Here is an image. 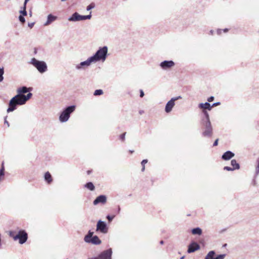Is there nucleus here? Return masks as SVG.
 <instances>
[{"instance_id":"1","label":"nucleus","mask_w":259,"mask_h":259,"mask_svg":"<svg viewBox=\"0 0 259 259\" xmlns=\"http://www.w3.org/2000/svg\"><path fill=\"white\" fill-rule=\"evenodd\" d=\"M10 237L13 238L14 241H19L20 244L25 243L28 239V234L25 230L21 229L17 233L16 231H10L9 232Z\"/></svg>"},{"instance_id":"2","label":"nucleus","mask_w":259,"mask_h":259,"mask_svg":"<svg viewBox=\"0 0 259 259\" xmlns=\"http://www.w3.org/2000/svg\"><path fill=\"white\" fill-rule=\"evenodd\" d=\"M108 53V48L107 46L100 47L95 54L91 56V58L94 63L102 61L104 62L107 57Z\"/></svg>"},{"instance_id":"3","label":"nucleus","mask_w":259,"mask_h":259,"mask_svg":"<svg viewBox=\"0 0 259 259\" xmlns=\"http://www.w3.org/2000/svg\"><path fill=\"white\" fill-rule=\"evenodd\" d=\"M76 109V106L74 105H70L64 108L61 112L59 116V120L61 122H65L68 120L70 115Z\"/></svg>"},{"instance_id":"4","label":"nucleus","mask_w":259,"mask_h":259,"mask_svg":"<svg viewBox=\"0 0 259 259\" xmlns=\"http://www.w3.org/2000/svg\"><path fill=\"white\" fill-rule=\"evenodd\" d=\"M29 63L32 65L41 74L44 73L48 70L47 64L44 61L38 60L35 58H32Z\"/></svg>"},{"instance_id":"5","label":"nucleus","mask_w":259,"mask_h":259,"mask_svg":"<svg viewBox=\"0 0 259 259\" xmlns=\"http://www.w3.org/2000/svg\"><path fill=\"white\" fill-rule=\"evenodd\" d=\"M202 136L205 138H211L213 134V128L210 121L201 122Z\"/></svg>"},{"instance_id":"6","label":"nucleus","mask_w":259,"mask_h":259,"mask_svg":"<svg viewBox=\"0 0 259 259\" xmlns=\"http://www.w3.org/2000/svg\"><path fill=\"white\" fill-rule=\"evenodd\" d=\"M94 232L89 230L84 237V241L87 243L94 245H100L101 244V240L97 235H94Z\"/></svg>"},{"instance_id":"7","label":"nucleus","mask_w":259,"mask_h":259,"mask_svg":"<svg viewBox=\"0 0 259 259\" xmlns=\"http://www.w3.org/2000/svg\"><path fill=\"white\" fill-rule=\"evenodd\" d=\"M92 17L91 12L89 15H81L77 12L74 13L70 17L68 18V21L71 22H76L79 21H82L85 20H90Z\"/></svg>"},{"instance_id":"8","label":"nucleus","mask_w":259,"mask_h":259,"mask_svg":"<svg viewBox=\"0 0 259 259\" xmlns=\"http://www.w3.org/2000/svg\"><path fill=\"white\" fill-rule=\"evenodd\" d=\"M109 228L107 223L101 220H99L96 225V232H99L103 234H107L108 232Z\"/></svg>"},{"instance_id":"9","label":"nucleus","mask_w":259,"mask_h":259,"mask_svg":"<svg viewBox=\"0 0 259 259\" xmlns=\"http://www.w3.org/2000/svg\"><path fill=\"white\" fill-rule=\"evenodd\" d=\"M92 63H94L91 57H89L87 60L81 62L80 63L75 65V69L77 70L84 69L90 66Z\"/></svg>"},{"instance_id":"10","label":"nucleus","mask_w":259,"mask_h":259,"mask_svg":"<svg viewBox=\"0 0 259 259\" xmlns=\"http://www.w3.org/2000/svg\"><path fill=\"white\" fill-rule=\"evenodd\" d=\"M112 249L109 248L99 254V259H112Z\"/></svg>"},{"instance_id":"11","label":"nucleus","mask_w":259,"mask_h":259,"mask_svg":"<svg viewBox=\"0 0 259 259\" xmlns=\"http://www.w3.org/2000/svg\"><path fill=\"white\" fill-rule=\"evenodd\" d=\"M175 65L172 60H164L161 62L159 66L163 70H167L174 67Z\"/></svg>"},{"instance_id":"12","label":"nucleus","mask_w":259,"mask_h":259,"mask_svg":"<svg viewBox=\"0 0 259 259\" xmlns=\"http://www.w3.org/2000/svg\"><path fill=\"white\" fill-rule=\"evenodd\" d=\"M215 255V251L211 250L207 254L204 259H224L226 256V254H219L216 256Z\"/></svg>"},{"instance_id":"13","label":"nucleus","mask_w":259,"mask_h":259,"mask_svg":"<svg viewBox=\"0 0 259 259\" xmlns=\"http://www.w3.org/2000/svg\"><path fill=\"white\" fill-rule=\"evenodd\" d=\"M107 202V196L105 195H100L97 196L93 201V204L96 205L98 204H104Z\"/></svg>"},{"instance_id":"14","label":"nucleus","mask_w":259,"mask_h":259,"mask_svg":"<svg viewBox=\"0 0 259 259\" xmlns=\"http://www.w3.org/2000/svg\"><path fill=\"white\" fill-rule=\"evenodd\" d=\"M200 249V245L196 242L192 241L188 246L187 252L189 253L195 252Z\"/></svg>"},{"instance_id":"15","label":"nucleus","mask_w":259,"mask_h":259,"mask_svg":"<svg viewBox=\"0 0 259 259\" xmlns=\"http://www.w3.org/2000/svg\"><path fill=\"white\" fill-rule=\"evenodd\" d=\"M175 105V102L174 101V99H171L169 101L167 102L166 104L165 107V111L166 113H169L171 111L173 107Z\"/></svg>"},{"instance_id":"16","label":"nucleus","mask_w":259,"mask_h":259,"mask_svg":"<svg viewBox=\"0 0 259 259\" xmlns=\"http://www.w3.org/2000/svg\"><path fill=\"white\" fill-rule=\"evenodd\" d=\"M240 168L239 164L235 159L231 161V166H228V171H233Z\"/></svg>"},{"instance_id":"17","label":"nucleus","mask_w":259,"mask_h":259,"mask_svg":"<svg viewBox=\"0 0 259 259\" xmlns=\"http://www.w3.org/2000/svg\"><path fill=\"white\" fill-rule=\"evenodd\" d=\"M14 99H11L9 102V107L7 108L8 113L13 112L17 109V106L13 103Z\"/></svg>"},{"instance_id":"18","label":"nucleus","mask_w":259,"mask_h":259,"mask_svg":"<svg viewBox=\"0 0 259 259\" xmlns=\"http://www.w3.org/2000/svg\"><path fill=\"white\" fill-rule=\"evenodd\" d=\"M198 108L201 109H205L210 111L211 110V104L208 102L200 103L198 104Z\"/></svg>"},{"instance_id":"19","label":"nucleus","mask_w":259,"mask_h":259,"mask_svg":"<svg viewBox=\"0 0 259 259\" xmlns=\"http://www.w3.org/2000/svg\"><path fill=\"white\" fill-rule=\"evenodd\" d=\"M57 19V17L56 16H54L52 14H49L48 15L47 17V20L45 23V26L49 25L51 23H52L53 22L55 21Z\"/></svg>"},{"instance_id":"20","label":"nucleus","mask_w":259,"mask_h":259,"mask_svg":"<svg viewBox=\"0 0 259 259\" xmlns=\"http://www.w3.org/2000/svg\"><path fill=\"white\" fill-rule=\"evenodd\" d=\"M202 113L203 114V117L201 119V122L210 121L209 116L208 112L205 109H202Z\"/></svg>"},{"instance_id":"21","label":"nucleus","mask_w":259,"mask_h":259,"mask_svg":"<svg viewBox=\"0 0 259 259\" xmlns=\"http://www.w3.org/2000/svg\"><path fill=\"white\" fill-rule=\"evenodd\" d=\"M44 179L45 181L48 184H50L53 182V178L51 174L47 171L45 174Z\"/></svg>"},{"instance_id":"22","label":"nucleus","mask_w":259,"mask_h":259,"mask_svg":"<svg viewBox=\"0 0 259 259\" xmlns=\"http://www.w3.org/2000/svg\"><path fill=\"white\" fill-rule=\"evenodd\" d=\"M29 89L25 86L19 88L17 90L18 94L19 95H23V94H25L29 91Z\"/></svg>"},{"instance_id":"23","label":"nucleus","mask_w":259,"mask_h":259,"mask_svg":"<svg viewBox=\"0 0 259 259\" xmlns=\"http://www.w3.org/2000/svg\"><path fill=\"white\" fill-rule=\"evenodd\" d=\"M191 233L193 235H201L202 233V230L200 227H196L191 230Z\"/></svg>"},{"instance_id":"24","label":"nucleus","mask_w":259,"mask_h":259,"mask_svg":"<svg viewBox=\"0 0 259 259\" xmlns=\"http://www.w3.org/2000/svg\"><path fill=\"white\" fill-rule=\"evenodd\" d=\"M84 186L85 188L92 191H94L95 189L94 184L91 182H87Z\"/></svg>"},{"instance_id":"25","label":"nucleus","mask_w":259,"mask_h":259,"mask_svg":"<svg viewBox=\"0 0 259 259\" xmlns=\"http://www.w3.org/2000/svg\"><path fill=\"white\" fill-rule=\"evenodd\" d=\"M18 101L19 105H23L26 103V101L23 95H20V97L18 98Z\"/></svg>"},{"instance_id":"26","label":"nucleus","mask_w":259,"mask_h":259,"mask_svg":"<svg viewBox=\"0 0 259 259\" xmlns=\"http://www.w3.org/2000/svg\"><path fill=\"white\" fill-rule=\"evenodd\" d=\"M259 175V157L256 160V165L255 169V176Z\"/></svg>"},{"instance_id":"27","label":"nucleus","mask_w":259,"mask_h":259,"mask_svg":"<svg viewBox=\"0 0 259 259\" xmlns=\"http://www.w3.org/2000/svg\"><path fill=\"white\" fill-rule=\"evenodd\" d=\"M103 94V91L101 89H98L95 91L94 95L95 96H100Z\"/></svg>"},{"instance_id":"28","label":"nucleus","mask_w":259,"mask_h":259,"mask_svg":"<svg viewBox=\"0 0 259 259\" xmlns=\"http://www.w3.org/2000/svg\"><path fill=\"white\" fill-rule=\"evenodd\" d=\"M222 32H224V33H227V28H225L224 29H218L217 30V34L218 35H221Z\"/></svg>"},{"instance_id":"29","label":"nucleus","mask_w":259,"mask_h":259,"mask_svg":"<svg viewBox=\"0 0 259 259\" xmlns=\"http://www.w3.org/2000/svg\"><path fill=\"white\" fill-rule=\"evenodd\" d=\"M20 97L19 95H16L14 97H13L11 99H14L13 103L16 104L17 106L19 105L18 103V98Z\"/></svg>"},{"instance_id":"30","label":"nucleus","mask_w":259,"mask_h":259,"mask_svg":"<svg viewBox=\"0 0 259 259\" xmlns=\"http://www.w3.org/2000/svg\"><path fill=\"white\" fill-rule=\"evenodd\" d=\"M4 74V69L3 67H0V82H2L4 79L3 75Z\"/></svg>"},{"instance_id":"31","label":"nucleus","mask_w":259,"mask_h":259,"mask_svg":"<svg viewBox=\"0 0 259 259\" xmlns=\"http://www.w3.org/2000/svg\"><path fill=\"white\" fill-rule=\"evenodd\" d=\"M32 96V94L31 93H28L26 95H23L26 102H27V101H28L29 99L31 98Z\"/></svg>"},{"instance_id":"32","label":"nucleus","mask_w":259,"mask_h":259,"mask_svg":"<svg viewBox=\"0 0 259 259\" xmlns=\"http://www.w3.org/2000/svg\"><path fill=\"white\" fill-rule=\"evenodd\" d=\"M4 175H5V168L3 165L1 168L0 169V182L2 180L1 177H4Z\"/></svg>"},{"instance_id":"33","label":"nucleus","mask_w":259,"mask_h":259,"mask_svg":"<svg viewBox=\"0 0 259 259\" xmlns=\"http://www.w3.org/2000/svg\"><path fill=\"white\" fill-rule=\"evenodd\" d=\"M95 6V5L94 3H92L91 4H90L89 6H87V11H90L91 10V9L94 8Z\"/></svg>"},{"instance_id":"34","label":"nucleus","mask_w":259,"mask_h":259,"mask_svg":"<svg viewBox=\"0 0 259 259\" xmlns=\"http://www.w3.org/2000/svg\"><path fill=\"white\" fill-rule=\"evenodd\" d=\"M115 217V215H110L109 214H108L107 216H106V219L108 220V222L110 223L112 221V220H113V219Z\"/></svg>"},{"instance_id":"35","label":"nucleus","mask_w":259,"mask_h":259,"mask_svg":"<svg viewBox=\"0 0 259 259\" xmlns=\"http://www.w3.org/2000/svg\"><path fill=\"white\" fill-rule=\"evenodd\" d=\"M234 156V154L230 151H228V160L232 158Z\"/></svg>"},{"instance_id":"36","label":"nucleus","mask_w":259,"mask_h":259,"mask_svg":"<svg viewBox=\"0 0 259 259\" xmlns=\"http://www.w3.org/2000/svg\"><path fill=\"white\" fill-rule=\"evenodd\" d=\"M19 20L22 24H24L25 22V19L24 16L20 15L19 16Z\"/></svg>"},{"instance_id":"37","label":"nucleus","mask_w":259,"mask_h":259,"mask_svg":"<svg viewBox=\"0 0 259 259\" xmlns=\"http://www.w3.org/2000/svg\"><path fill=\"white\" fill-rule=\"evenodd\" d=\"M19 13L20 14L21 16H24L27 15V14L26 10L22 9V10H20Z\"/></svg>"},{"instance_id":"38","label":"nucleus","mask_w":259,"mask_h":259,"mask_svg":"<svg viewBox=\"0 0 259 259\" xmlns=\"http://www.w3.org/2000/svg\"><path fill=\"white\" fill-rule=\"evenodd\" d=\"M125 135H126V132H124L123 133H122V134H121L120 135V139L122 141H124V140H125Z\"/></svg>"},{"instance_id":"39","label":"nucleus","mask_w":259,"mask_h":259,"mask_svg":"<svg viewBox=\"0 0 259 259\" xmlns=\"http://www.w3.org/2000/svg\"><path fill=\"white\" fill-rule=\"evenodd\" d=\"M220 104H221V103L220 102H217L214 103L211 105V108L212 109L213 107L217 106L218 105H220Z\"/></svg>"},{"instance_id":"40","label":"nucleus","mask_w":259,"mask_h":259,"mask_svg":"<svg viewBox=\"0 0 259 259\" xmlns=\"http://www.w3.org/2000/svg\"><path fill=\"white\" fill-rule=\"evenodd\" d=\"M214 97L213 96H210L209 98H207V102H211L214 100Z\"/></svg>"},{"instance_id":"41","label":"nucleus","mask_w":259,"mask_h":259,"mask_svg":"<svg viewBox=\"0 0 259 259\" xmlns=\"http://www.w3.org/2000/svg\"><path fill=\"white\" fill-rule=\"evenodd\" d=\"M222 158L224 160H227V152H225V153H224V154H223L222 156Z\"/></svg>"},{"instance_id":"42","label":"nucleus","mask_w":259,"mask_h":259,"mask_svg":"<svg viewBox=\"0 0 259 259\" xmlns=\"http://www.w3.org/2000/svg\"><path fill=\"white\" fill-rule=\"evenodd\" d=\"M148 162L147 159H144L141 162V164L142 166H145V164H146Z\"/></svg>"},{"instance_id":"43","label":"nucleus","mask_w":259,"mask_h":259,"mask_svg":"<svg viewBox=\"0 0 259 259\" xmlns=\"http://www.w3.org/2000/svg\"><path fill=\"white\" fill-rule=\"evenodd\" d=\"M144 96V92L142 90H140V97L141 98L143 97Z\"/></svg>"},{"instance_id":"44","label":"nucleus","mask_w":259,"mask_h":259,"mask_svg":"<svg viewBox=\"0 0 259 259\" xmlns=\"http://www.w3.org/2000/svg\"><path fill=\"white\" fill-rule=\"evenodd\" d=\"M181 98H182V97L181 96H178V97L172 98L171 99H174V101L175 102L176 100H178V99H181Z\"/></svg>"},{"instance_id":"45","label":"nucleus","mask_w":259,"mask_h":259,"mask_svg":"<svg viewBox=\"0 0 259 259\" xmlns=\"http://www.w3.org/2000/svg\"><path fill=\"white\" fill-rule=\"evenodd\" d=\"M218 141H219V139H216L214 142H213V146H216L218 145Z\"/></svg>"},{"instance_id":"46","label":"nucleus","mask_w":259,"mask_h":259,"mask_svg":"<svg viewBox=\"0 0 259 259\" xmlns=\"http://www.w3.org/2000/svg\"><path fill=\"white\" fill-rule=\"evenodd\" d=\"M27 3H26L25 1H24L23 6L22 7V9L26 10V5Z\"/></svg>"},{"instance_id":"47","label":"nucleus","mask_w":259,"mask_h":259,"mask_svg":"<svg viewBox=\"0 0 259 259\" xmlns=\"http://www.w3.org/2000/svg\"><path fill=\"white\" fill-rule=\"evenodd\" d=\"M34 25V22L29 23L28 24V27H29L30 28H32L33 27Z\"/></svg>"},{"instance_id":"48","label":"nucleus","mask_w":259,"mask_h":259,"mask_svg":"<svg viewBox=\"0 0 259 259\" xmlns=\"http://www.w3.org/2000/svg\"><path fill=\"white\" fill-rule=\"evenodd\" d=\"M214 30H210L209 31V34H210V35H213L214 34Z\"/></svg>"},{"instance_id":"49","label":"nucleus","mask_w":259,"mask_h":259,"mask_svg":"<svg viewBox=\"0 0 259 259\" xmlns=\"http://www.w3.org/2000/svg\"><path fill=\"white\" fill-rule=\"evenodd\" d=\"M5 124H7L8 127L10 126L9 123V122H8V121L6 120V118H5Z\"/></svg>"},{"instance_id":"50","label":"nucleus","mask_w":259,"mask_h":259,"mask_svg":"<svg viewBox=\"0 0 259 259\" xmlns=\"http://www.w3.org/2000/svg\"><path fill=\"white\" fill-rule=\"evenodd\" d=\"M88 259H99V256L98 255V256H97V257H93L89 258Z\"/></svg>"},{"instance_id":"51","label":"nucleus","mask_w":259,"mask_h":259,"mask_svg":"<svg viewBox=\"0 0 259 259\" xmlns=\"http://www.w3.org/2000/svg\"><path fill=\"white\" fill-rule=\"evenodd\" d=\"M120 211V206L118 205V208H117V212L119 213Z\"/></svg>"},{"instance_id":"52","label":"nucleus","mask_w":259,"mask_h":259,"mask_svg":"<svg viewBox=\"0 0 259 259\" xmlns=\"http://www.w3.org/2000/svg\"><path fill=\"white\" fill-rule=\"evenodd\" d=\"M143 113H144V111L143 110H140L139 111V113L140 114H142Z\"/></svg>"},{"instance_id":"53","label":"nucleus","mask_w":259,"mask_h":259,"mask_svg":"<svg viewBox=\"0 0 259 259\" xmlns=\"http://www.w3.org/2000/svg\"><path fill=\"white\" fill-rule=\"evenodd\" d=\"M145 166H142V168L141 169L142 171H144L145 170Z\"/></svg>"},{"instance_id":"54","label":"nucleus","mask_w":259,"mask_h":259,"mask_svg":"<svg viewBox=\"0 0 259 259\" xmlns=\"http://www.w3.org/2000/svg\"><path fill=\"white\" fill-rule=\"evenodd\" d=\"M29 15L31 17L32 16V12L31 11H29Z\"/></svg>"},{"instance_id":"55","label":"nucleus","mask_w":259,"mask_h":259,"mask_svg":"<svg viewBox=\"0 0 259 259\" xmlns=\"http://www.w3.org/2000/svg\"><path fill=\"white\" fill-rule=\"evenodd\" d=\"M163 243H164V241H163V240H161V241H160V244H161V245H162V244H163Z\"/></svg>"},{"instance_id":"56","label":"nucleus","mask_w":259,"mask_h":259,"mask_svg":"<svg viewBox=\"0 0 259 259\" xmlns=\"http://www.w3.org/2000/svg\"><path fill=\"white\" fill-rule=\"evenodd\" d=\"M91 173V170H88V171H87V174H88V175H90Z\"/></svg>"},{"instance_id":"57","label":"nucleus","mask_w":259,"mask_h":259,"mask_svg":"<svg viewBox=\"0 0 259 259\" xmlns=\"http://www.w3.org/2000/svg\"><path fill=\"white\" fill-rule=\"evenodd\" d=\"M129 152H130V153H133L134 152V150H129Z\"/></svg>"},{"instance_id":"58","label":"nucleus","mask_w":259,"mask_h":259,"mask_svg":"<svg viewBox=\"0 0 259 259\" xmlns=\"http://www.w3.org/2000/svg\"><path fill=\"white\" fill-rule=\"evenodd\" d=\"M223 169L224 170H227V166H225Z\"/></svg>"},{"instance_id":"59","label":"nucleus","mask_w":259,"mask_h":259,"mask_svg":"<svg viewBox=\"0 0 259 259\" xmlns=\"http://www.w3.org/2000/svg\"><path fill=\"white\" fill-rule=\"evenodd\" d=\"M223 246L224 247H226V246H227V244H224V245H223Z\"/></svg>"},{"instance_id":"60","label":"nucleus","mask_w":259,"mask_h":259,"mask_svg":"<svg viewBox=\"0 0 259 259\" xmlns=\"http://www.w3.org/2000/svg\"><path fill=\"white\" fill-rule=\"evenodd\" d=\"M184 258H185V256H183L180 257V259H184Z\"/></svg>"},{"instance_id":"61","label":"nucleus","mask_w":259,"mask_h":259,"mask_svg":"<svg viewBox=\"0 0 259 259\" xmlns=\"http://www.w3.org/2000/svg\"><path fill=\"white\" fill-rule=\"evenodd\" d=\"M26 3H28V2L29 1V0H25Z\"/></svg>"},{"instance_id":"62","label":"nucleus","mask_w":259,"mask_h":259,"mask_svg":"<svg viewBox=\"0 0 259 259\" xmlns=\"http://www.w3.org/2000/svg\"><path fill=\"white\" fill-rule=\"evenodd\" d=\"M66 259H67V258H66Z\"/></svg>"}]
</instances>
